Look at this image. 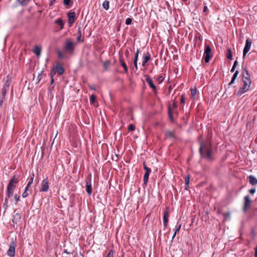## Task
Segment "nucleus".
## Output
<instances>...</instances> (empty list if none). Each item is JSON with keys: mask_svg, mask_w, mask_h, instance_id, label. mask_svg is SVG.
Masks as SVG:
<instances>
[{"mask_svg": "<svg viewBox=\"0 0 257 257\" xmlns=\"http://www.w3.org/2000/svg\"><path fill=\"white\" fill-rule=\"evenodd\" d=\"M199 152L201 158L208 161L214 160L212 145L209 140L200 141Z\"/></svg>", "mask_w": 257, "mask_h": 257, "instance_id": "nucleus-1", "label": "nucleus"}, {"mask_svg": "<svg viewBox=\"0 0 257 257\" xmlns=\"http://www.w3.org/2000/svg\"><path fill=\"white\" fill-rule=\"evenodd\" d=\"M241 75L243 85L239 88L237 91L236 93L237 96H241L246 92L249 90L251 84L250 75L246 68L243 69Z\"/></svg>", "mask_w": 257, "mask_h": 257, "instance_id": "nucleus-2", "label": "nucleus"}, {"mask_svg": "<svg viewBox=\"0 0 257 257\" xmlns=\"http://www.w3.org/2000/svg\"><path fill=\"white\" fill-rule=\"evenodd\" d=\"M19 176L15 175L10 180L7 188L6 195L8 198H11L13 195L14 191L16 187V184L19 182Z\"/></svg>", "mask_w": 257, "mask_h": 257, "instance_id": "nucleus-3", "label": "nucleus"}, {"mask_svg": "<svg viewBox=\"0 0 257 257\" xmlns=\"http://www.w3.org/2000/svg\"><path fill=\"white\" fill-rule=\"evenodd\" d=\"M64 50L67 53L72 54L74 50V43L70 39H67L64 44Z\"/></svg>", "mask_w": 257, "mask_h": 257, "instance_id": "nucleus-4", "label": "nucleus"}, {"mask_svg": "<svg viewBox=\"0 0 257 257\" xmlns=\"http://www.w3.org/2000/svg\"><path fill=\"white\" fill-rule=\"evenodd\" d=\"M212 56L213 54L211 52L210 47L208 45L205 44L204 54V58L205 63H208Z\"/></svg>", "mask_w": 257, "mask_h": 257, "instance_id": "nucleus-5", "label": "nucleus"}, {"mask_svg": "<svg viewBox=\"0 0 257 257\" xmlns=\"http://www.w3.org/2000/svg\"><path fill=\"white\" fill-rule=\"evenodd\" d=\"M16 238L14 239H12V241L11 242L10 247L7 251V254L10 257H14L15 255V248L16 246Z\"/></svg>", "mask_w": 257, "mask_h": 257, "instance_id": "nucleus-6", "label": "nucleus"}, {"mask_svg": "<svg viewBox=\"0 0 257 257\" xmlns=\"http://www.w3.org/2000/svg\"><path fill=\"white\" fill-rule=\"evenodd\" d=\"M143 167L144 170L146 171L144 176V184L146 185L148 181L150 174L151 172V169L147 166L145 162H143Z\"/></svg>", "mask_w": 257, "mask_h": 257, "instance_id": "nucleus-7", "label": "nucleus"}, {"mask_svg": "<svg viewBox=\"0 0 257 257\" xmlns=\"http://www.w3.org/2000/svg\"><path fill=\"white\" fill-rule=\"evenodd\" d=\"M86 190L88 195H90L92 193L91 186V174L89 175L86 179Z\"/></svg>", "mask_w": 257, "mask_h": 257, "instance_id": "nucleus-8", "label": "nucleus"}, {"mask_svg": "<svg viewBox=\"0 0 257 257\" xmlns=\"http://www.w3.org/2000/svg\"><path fill=\"white\" fill-rule=\"evenodd\" d=\"M251 45V42L248 39H247L245 41V45L243 51V59H244L246 56V54L249 51Z\"/></svg>", "mask_w": 257, "mask_h": 257, "instance_id": "nucleus-9", "label": "nucleus"}, {"mask_svg": "<svg viewBox=\"0 0 257 257\" xmlns=\"http://www.w3.org/2000/svg\"><path fill=\"white\" fill-rule=\"evenodd\" d=\"M67 16L68 17V22L69 26L71 27L76 19V14L74 12H70L67 14Z\"/></svg>", "mask_w": 257, "mask_h": 257, "instance_id": "nucleus-10", "label": "nucleus"}, {"mask_svg": "<svg viewBox=\"0 0 257 257\" xmlns=\"http://www.w3.org/2000/svg\"><path fill=\"white\" fill-rule=\"evenodd\" d=\"M41 186L40 192H47L48 190L49 185L47 177L42 181Z\"/></svg>", "mask_w": 257, "mask_h": 257, "instance_id": "nucleus-11", "label": "nucleus"}, {"mask_svg": "<svg viewBox=\"0 0 257 257\" xmlns=\"http://www.w3.org/2000/svg\"><path fill=\"white\" fill-rule=\"evenodd\" d=\"M244 202L243 205V210L244 212H245L247 209L250 206L251 200L249 198V195H246L244 197Z\"/></svg>", "mask_w": 257, "mask_h": 257, "instance_id": "nucleus-12", "label": "nucleus"}, {"mask_svg": "<svg viewBox=\"0 0 257 257\" xmlns=\"http://www.w3.org/2000/svg\"><path fill=\"white\" fill-rule=\"evenodd\" d=\"M146 82L148 83L149 86L153 89L154 92L157 91L156 86L153 83V80L149 76L146 79Z\"/></svg>", "mask_w": 257, "mask_h": 257, "instance_id": "nucleus-13", "label": "nucleus"}, {"mask_svg": "<svg viewBox=\"0 0 257 257\" xmlns=\"http://www.w3.org/2000/svg\"><path fill=\"white\" fill-rule=\"evenodd\" d=\"M169 217V211L167 208L164 212L163 215V220H164V225L165 227H166L168 225V219Z\"/></svg>", "mask_w": 257, "mask_h": 257, "instance_id": "nucleus-14", "label": "nucleus"}, {"mask_svg": "<svg viewBox=\"0 0 257 257\" xmlns=\"http://www.w3.org/2000/svg\"><path fill=\"white\" fill-rule=\"evenodd\" d=\"M151 56L149 52L144 54L143 56V60L142 61V65L143 67L146 66V64L150 60Z\"/></svg>", "mask_w": 257, "mask_h": 257, "instance_id": "nucleus-15", "label": "nucleus"}, {"mask_svg": "<svg viewBox=\"0 0 257 257\" xmlns=\"http://www.w3.org/2000/svg\"><path fill=\"white\" fill-rule=\"evenodd\" d=\"M21 218V215L19 213H17L13 215L12 220L14 224H17L20 221Z\"/></svg>", "mask_w": 257, "mask_h": 257, "instance_id": "nucleus-16", "label": "nucleus"}, {"mask_svg": "<svg viewBox=\"0 0 257 257\" xmlns=\"http://www.w3.org/2000/svg\"><path fill=\"white\" fill-rule=\"evenodd\" d=\"M247 180L249 183L253 186L257 185V179L252 175H249L247 177Z\"/></svg>", "mask_w": 257, "mask_h": 257, "instance_id": "nucleus-17", "label": "nucleus"}, {"mask_svg": "<svg viewBox=\"0 0 257 257\" xmlns=\"http://www.w3.org/2000/svg\"><path fill=\"white\" fill-rule=\"evenodd\" d=\"M55 69L59 75H62L64 72V68L62 65L58 63L56 64L55 66Z\"/></svg>", "mask_w": 257, "mask_h": 257, "instance_id": "nucleus-18", "label": "nucleus"}, {"mask_svg": "<svg viewBox=\"0 0 257 257\" xmlns=\"http://www.w3.org/2000/svg\"><path fill=\"white\" fill-rule=\"evenodd\" d=\"M119 61L121 66L123 68L124 72L127 73L128 68L122 57H119Z\"/></svg>", "mask_w": 257, "mask_h": 257, "instance_id": "nucleus-19", "label": "nucleus"}, {"mask_svg": "<svg viewBox=\"0 0 257 257\" xmlns=\"http://www.w3.org/2000/svg\"><path fill=\"white\" fill-rule=\"evenodd\" d=\"M165 136L166 138H174L175 137L174 132L170 131L165 132Z\"/></svg>", "mask_w": 257, "mask_h": 257, "instance_id": "nucleus-20", "label": "nucleus"}, {"mask_svg": "<svg viewBox=\"0 0 257 257\" xmlns=\"http://www.w3.org/2000/svg\"><path fill=\"white\" fill-rule=\"evenodd\" d=\"M31 192H32V190L31 189L29 190V188H27V186H26L25 191L23 192V193L22 194V197L23 198H26L27 196H28L29 194L31 193Z\"/></svg>", "mask_w": 257, "mask_h": 257, "instance_id": "nucleus-21", "label": "nucleus"}, {"mask_svg": "<svg viewBox=\"0 0 257 257\" xmlns=\"http://www.w3.org/2000/svg\"><path fill=\"white\" fill-rule=\"evenodd\" d=\"M238 74L239 71L238 70L235 71V73L233 75L231 81L229 83V85H231L234 82V81L236 79Z\"/></svg>", "mask_w": 257, "mask_h": 257, "instance_id": "nucleus-22", "label": "nucleus"}, {"mask_svg": "<svg viewBox=\"0 0 257 257\" xmlns=\"http://www.w3.org/2000/svg\"><path fill=\"white\" fill-rule=\"evenodd\" d=\"M41 48L38 46L35 47L34 49V53L37 56H39L41 55Z\"/></svg>", "mask_w": 257, "mask_h": 257, "instance_id": "nucleus-23", "label": "nucleus"}, {"mask_svg": "<svg viewBox=\"0 0 257 257\" xmlns=\"http://www.w3.org/2000/svg\"><path fill=\"white\" fill-rule=\"evenodd\" d=\"M190 177L189 175H188L187 176H186L185 177V189H186V190H188V189L189 184L190 183Z\"/></svg>", "mask_w": 257, "mask_h": 257, "instance_id": "nucleus-24", "label": "nucleus"}, {"mask_svg": "<svg viewBox=\"0 0 257 257\" xmlns=\"http://www.w3.org/2000/svg\"><path fill=\"white\" fill-rule=\"evenodd\" d=\"M181 225L180 224H177L175 226V230L172 236V240L174 238L177 233H179Z\"/></svg>", "mask_w": 257, "mask_h": 257, "instance_id": "nucleus-25", "label": "nucleus"}, {"mask_svg": "<svg viewBox=\"0 0 257 257\" xmlns=\"http://www.w3.org/2000/svg\"><path fill=\"white\" fill-rule=\"evenodd\" d=\"M55 23L60 27V29L62 30L64 28V23L61 19H57Z\"/></svg>", "mask_w": 257, "mask_h": 257, "instance_id": "nucleus-26", "label": "nucleus"}, {"mask_svg": "<svg viewBox=\"0 0 257 257\" xmlns=\"http://www.w3.org/2000/svg\"><path fill=\"white\" fill-rule=\"evenodd\" d=\"M226 57L229 60H232V55L230 48H227Z\"/></svg>", "mask_w": 257, "mask_h": 257, "instance_id": "nucleus-27", "label": "nucleus"}, {"mask_svg": "<svg viewBox=\"0 0 257 257\" xmlns=\"http://www.w3.org/2000/svg\"><path fill=\"white\" fill-rule=\"evenodd\" d=\"M34 178V174L33 173L29 179L28 183L27 185V188H29L31 185L33 183Z\"/></svg>", "mask_w": 257, "mask_h": 257, "instance_id": "nucleus-28", "label": "nucleus"}, {"mask_svg": "<svg viewBox=\"0 0 257 257\" xmlns=\"http://www.w3.org/2000/svg\"><path fill=\"white\" fill-rule=\"evenodd\" d=\"M81 35H82V33H81V27H79L78 28V37L77 38V40L78 42L83 41V40H82L81 39Z\"/></svg>", "mask_w": 257, "mask_h": 257, "instance_id": "nucleus-29", "label": "nucleus"}, {"mask_svg": "<svg viewBox=\"0 0 257 257\" xmlns=\"http://www.w3.org/2000/svg\"><path fill=\"white\" fill-rule=\"evenodd\" d=\"M10 81H9V80L7 78V79L6 81V82L5 83V84L4 85L3 88L9 90V87H10Z\"/></svg>", "mask_w": 257, "mask_h": 257, "instance_id": "nucleus-30", "label": "nucleus"}, {"mask_svg": "<svg viewBox=\"0 0 257 257\" xmlns=\"http://www.w3.org/2000/svg\"><path fill=\"white\" fill-rule=\"evenodd\" d=\"M168 115H169V118L172 121H173V114H172V112L171 108V106L170 105H169L168 106Z\"/></svg>", "mask_w": 257, "mask_h": 257, "instance_id": "nucleus-31", "label": "nucleus"}, {"mask_svg": "<svg viewBox=\"0 0 257 257\" xmlns=\"http://www.w3.org/2000/svg\"><path fill=\"white\" fill-rule=\"evenodd\" d=\"M102 6L105 10H108L109 9V2L105 1L102 4Z\"/></svg>", "mask_w": 257, "mask_h": 257, "instance_id": "nucleus-32", "label": "nucleus"}, {"mask_svg": "<svg viewBox=\"0 0 257 257\" xmlns=\"http://www.w3.org/2000/svg\"><path fill=\"white\" fill-rule=\"evenodd\" d=\"M30 0H18L20 2V4L23 6H26Z\"/></svg>", "mask_w": 257, "mask_h": 257, "instance_id": "nucleus-33", "label": "nucleus"}, {"mask_svg": "<svg viewBox=\"0 0 257 257\" xmlns=\"http://www.w3.org/2000/svg\"><path fill=\"white\" fill-rule=\"evenodd\" d=\"M138 60V59H137L134 58V60H133V64H134L136 71H137L138 69V63H137Z\"/></svg>", "mask_w": 257, "mask_h": 257, "instance_id": "nucleus-34", "label": "nucleus"}, {"mask_svg": "<svg viewBox=\"0 0 257 257\" xmlns=\"http://www.w3.org/2000/svg\"><path fill=\"white\" fill-rule=\"evenodd\" d=\"M96 100V96L94 94H92L90 97V103H93L95 102Z\"/></svg>", "mask_w": 257, "mask_h": 257, "instance_id": "nucleus-35", "label": "nucleus"}, {"mask_svg": "<svg viewBox=\"0 0 257 257\" xmlns=\"http://www.w3.org/2000/svg\"><path fill=\"white\" fill-rule=\"evenodd\" d=\"M89 88L92 90L95 91L96 90L97 86L95 84H90L89 85Z\"/></svg>", "mask_w": 257, "mask_h": 257, "instance_id": "nucleus-36", "label": "nucleus"}, {"mask_svg": "<svg viewBox=\"0 0 257 257\" xmlns=\"http://www.w3.org/2000/svg\"><path fill=\"white\" fill-rule=\"evenodd\" d=\"M113 250L112 249H110L109 250L108 253L106 255L105 257H113Z\"/></svg>", "mask_w": 257, "mask_h": 257, "instance_id": "nucleus-37", "label": "nucleus"}, {"mask_svg": "<svg viewBox=\"0 0 257 257\" xmlns=\"http://www.w3.org/2000/svg\"><path fill=\"white\" fill-rule=\"evenodd\" d=\"M110 64V62L109 61H105L104 64H103V66H104V68L105 70H106L107 69V67Z\"/></svg>", "mask_w": 257, "mask_h": 257, "instance_id": "nucleus-38", "label": "nucleus"}, {"mask_svg": "<svg viewBox=\"0 0 257 257\" xmlns=\"http://www.w3.org/2000/svg\"><path fill=\"white\" fill-rule=\"evenodd\" d=\"M128 130L130 131H134L135 130V126L133 124H130L128 126Z\"/></svg>", "mask_w": 257, "mask_h": 257, "instance_id": "nucleus-39", "label": "nucleus"}, {"mask_svg": "<svg viewBox=\"0 0 257 257\" xmlns=\"http://www.w3.org/2000/svg\"><path fill=\"white\" fill-rule=\"evenodd\" d=\"M51 84H53L54 83V79L53 78V75L55 74V72L54 70H52L51 72Z\"/></svg>", "mask_w": 257, "mask_h": 257, "instance_id": "nucleus-40", "label": "nucleus"}, {"mask_svg": "<svg viewBox=\"0 0 257 257\" xmlns=\"http://www.w3.org/2000/svg\"><path fill=\"white\" fill-rule=\"evenodd\" d=\"M132 22V19L131 18H128L125 20V24L127 25H129L131 24Z\"/></svg>", "mask_w": 257, "mask_h": 257, "instance_id": "nucleus-41", "label": "nucleus"}, {"mask_svg": "<svg viewBox=\"0 0 257 257\" xmlns=\"http://www.w3.org/2000/svg\"><path fill=\"white\" fill-rule=\"evenodd\" d=\"M191 95L192 97H194L196 95L197 90L196 89H191Z\"/></svg>", "mask_w": 257, "mask_h": 257, "instance_id": "nucleus-42", "label": "nucleus"}, {"mask_svg": "<svg viewBox=\"0 0 257 257\" xmlns=\"http://www.w3.org/2000/svg\"><path fill=\"white\" fill-rule=\"evenodd\" d=\"M15 200L16 201V204H17L18 202L20 200V196L17 194H15Z\"/></svg>", "mask_w": 257, "mask_h": 257, "instance_id": "nucleus-43", "label": "nucleus"}, {"mask_svg": "<svg viewBox=\"0 0 257 257\" xmlns=\"http://www.w3.org/2000/svg\"><path fill=\"white\" fill-rule=\"evenodd\" d=\"M223 215L225 217L226 219L229 218L230 216V212L228 211L225 213H223Z\"/></svg>", "mask_w": 257, "mask_h": 257, "instance_id": "nucleus-44", "label": "nucleus"}, {"mask_svg": "<svg viewBox=\"0 0 257 257\" xmlns=\"http://www.w3.org/2000/svg\"><path fill=\"white\" fill-rule=\"evenodd\" d=\"M58 57L59 59H63L64 58V56L62 53L60 51H58Z\"/></svg>", "mask_w": 257, "mask_h": 257, "instance_id": "nucleus-45", "label": "nucleus"}, {"mask_svg": "<svg viewBox=\"0 0 257 257\" xmlns=\"http://www.w3.org/2000/svg\"><path fill=\"white\" fill-rule=\"evenodd\" d=\"M8 198L7 197L5 198V202L4 203V207L5 208V209H7L8 207Z\"/></svg>", "mask_w": 257, "mask_h": 257, "instance_id": "nucleus-46", "label": "nucleus"}, {"mask_svg": "<svg viewBox=\"0 0 257 257\" xmlns=\"http://www.w3.org/2000/svg\"><path fill=\"white\" fill-rule=\"evenodd\" d=\"M164 78L162 76H160L157 78V81L159 82V83H161L164 81Z\"/></svg>", "mask_w": 257, "mask_h": 257, "instance_id": "nucleus-47", "label": "nucleus"}, {"mask_svg": "<svg viewBox=\"0 0 257 257\" xmlns=\"http://www.w3.org/2000/svg\"><path fill=\"white\" fill-rule=\"evenodd\" d=\"M177 107V103L175 101H174L172 104V106H171V109H175Z\"/></svg>", "mask_w": 257, "mask_h": 257, "instance_id": "nucleus-48", "label": "nucleus"}, {"mask_svg": "<svg viewBox=\"0 0 257 257\" xmlns=\"http://www.w3.org/2000/svg\"><path fill=\"white\" fill-rule=\"evenodd\" d=\"M139 54V49H137V50L135 54L134 58L138 59Z\"/></svg>", "mask_w": 257, "mask_h": 257, "instance_id": "nucleus-49", "label": "nucleus"}, {"mask_svg": "<svg viewBox=\"0 0 257 257\" xmlns=\"http://www.w3.org/2000/svg\"><path fill=\"white\" fill-rule=\"evenodd\" d=\"M71 0H64L63 3L64 5L68 6L70 4Z\"/></svg>", "mask_w": 257, "mask_h": 257, "instance_id": "nucleus-50", "label": "nucleus"}, {"mask_svg": "<svg viewBox=\"0 0 257 257\" xmlns=\"http://www.w3.org/2000/svg\"><path fill=\"white\" fill-rule=\"evenodd\" d=\"M255 189L254 188H251V189H250L249 190V192L251 194H253L255 192Z\"/></svg>", "mask_w": 257, "mask_h": 257, "instance_id": "nucleus-51", "label": "nucleus"}, {"mask_svg": "<svg viewBox=\"0 0 257 257\" xmlns=\"http://www.w3.org/2000/svg\"><path fill=\"white\" fill-rule=\"evenodd\" d=\"M2 91L3 95L5 96L6 95V93L7 92V91H8V90L2 88Z\"/></svg>", "mask_w": 257, "mask_h": 257, "instance_id": "nucleus-52", "label": "nucleus"}, {"mask_svg": "<svg viewBox=\"0 0 257 257\" xmlns=\"http://www.w3.org/2000/svg\"><path fill=\"white\" fill-rule=\"evenodd\" d=\"M181 103H185V97L184 95H182L181 96Z\"/></svg>", "mask_w": 257, "mask_h": 257, "instance_id": "nucleus-53", "label": "nucleus"}, {"mask_svg": "<svg viewBox=\"0 0 257 257\" xmlns=\"http://www.w3.org/2000/svg\"><path fill=\"white\" fill-rule=\"evenodd\" d=\"M207 10H208L207 7L206 6H204V8H203V12H206L207 11Z\"/></svg>", "mask_w": 257, "mask_h": 257, "instance_id": "nucleus-54", "label": "nucleus"}, {"mask_svg": "<svg viewBox=\"0 0 257 257\" xmlns=\"http://www.w3.org/2000/svg\"><path fill=\"white\" fill-rule=\"evenodd\" d=\"M254 256L257 257V245L256 247L255 248V253H254Z\"/></svg>", "mask_w": 257, "mask_h": 257, "instance_id": "nucleus-55", "label": "nucleus"}, {"mask_svg": "<svg viewBox=\"0 0 257 257\" xmlns=\"http://www.w3.org/2000/svg\"><path fill=\"white\" fill-rule=\"evenodd\" d=\"M237 63H238V62H237V60H235V61H234V64H233V66H234V67H236V65H237Z\"/></svg>", "mask_w": 257, "mask_h": 257, "instance_id": "nucleus-56", "label": "nucleus"}, {"mask_svg": "<svg viewBox=\"0 0 257 257\" xmlns=\"http://www.w3.org/2000/svg\"><path fill=\"white\" fill-rule=\"evenodd\" d=\"M235 68H236V67H234V66H232V68H231V69L230 71H231V72H234V70H235Z\"/></svg>", "mask_w": 257, "mask_h": 257, "instance_id": "nucleus-57", "label": "nucleus"}, {"mask_svg": "<svg viewBox=\"0 0 257 257\" xmlns=\"http://www.w3.org/2000/svg\"><path fill=\"white\" fill-rule=\"evenodd\" d=\"M64 251V252H65V253H67V254H69V253H70V252H68V251H67V249H65Z\"/></svg>", "mask_w": 257, "mask_h": 257, "instance_id": "nucleus-58", "label": "nucleus"}, {"mask_svg": "<svg viewBox=\"0 0 257 257\" xmlns=\"http://www.w3.org/2000/svg\"><path fill=\"white\" fill-rule=\"evenodd\" d=\"M56 0H52L51 2V5H52L53 3H54V2H55Z\"/></svg>", "mask_w": 257, "mask_h": 257, "instance_id": "nucleus-59", "label": "nucleus"}, {"mask_svg": "<svg viewBox=\"0 0 257 257\" xmlns=\"http://www.w3.org/2000/svg\"><path fill=\"white\" fill-rule=\"evenodd\" d=\"M125 54H127L128 55V52L127 51L126 53H125Z\"/></svg>", "mask_w": 257, "mask_h": 257, "instance_id": "nucleus-60", "label": "nucleus"}, {"mask_svg": "<svg viewBox=\"0 0 257 257\" xmlns=\"http://www.w3.org/2000/svg\"><path fill=\"white\" fill-rule=\"evenodd\" d=\"M183 1L185 2V1H187V0H183Z\"/></svg>", "mask_w": 257, "mask_h": 257, "instance_id": "nucleus-61", "label": "nucleus"}]
</instances>
